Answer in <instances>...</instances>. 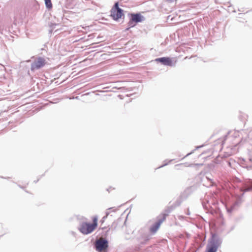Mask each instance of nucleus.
<instances>
[{
  "instance_id": "nucleus-1",
  "label": "nucleus",
  "mask_w": 252,
  "mask_h": 252,
  "mask_svg": "<svg viewBox=\"0 0 252 252\" xmlns=\"http://www.w3.org/2000/svg\"><path fill=\"white\" fill-rule=\"evenodd\" d=\"M92 223L87 222H84L81 223L79 228V231L85 235L91 233L97 226L98 217L94 216L92 217Z\"/></svg>"
},
{
  "instance_id": "nucleus-2",
  "label": "nucleus",
  "mask_w": 252,
  "mask_h": 252,
  "mask_svg": "<svg viewBox=\"0 0 252 252\" xmlns=\"http://www.w3.org/2000/svg\"><path fill=\"white\" fill-rule=\"evenodd\" d=\"M124 16L123 10L119 7V3L116 2L111 10V16L117 20Z\"/></svg>"
},
{
  "instance_id": "nucleus-3",
  "label": "nucleus",
  "mask_w": 252,
  "mask_h": 252,
  "mask_svg": "<svg viewBox=\"0 0 252 252\" xmlns=\"http://www.w3.org/2000/svg\"><path fill=\"white\" fill-rule=\"evenodd\" d=\"M95 248L99 252H105L107 250L108 245V241L104 238L101 237L95 242Z\"/></svg>"
},
{
  "instance_id": "nucleus-4",
  "label": "nucleus",
  "mask_w": 252,
  "mask_h": 252,
  "mask_svg": "<svg viewBox=\"0 0 252 252\" xmlns=\"http://www.w3.org/2000/svg\"><path fill=\"white\" fill-rule=\"evenodd\" d=\"M46 63V60L45 59L39 57L36 58L33 63L31 65V69L32 70H34L36 69H38L41 67L44 66Z\"/></svg>"
},
{
  "instance_id": "nucleus-5",
  "label": "nucleus",
  "mask_w": 252,
  "mask_h": 252,
  "mask_svg": "<svg viewBox=\"0 0 252 252\" xmlns=\"http://www.w3.org/2000/svg\"><path fill=\"white\" fill-rule=\"evenodd\" d=\"M167 215V214H162L159 216L158 221L150 228V231L152 233H155L157 232L161 224L165 220Z\"/></svg>"
},
{
  "instance_id": "nucleus-6",
  "label": "nucleus",
  "mask_w": 252,
  "mask_h": 252,
  "mask_svg": "<svg viewBox=\"0 0 252 252\" xmlns=\"http://www.w3.org/2000/svg\"><path fill=\"white\" fill-rule=\"evenodd\" d=\"M131 18L128 23V26L130 27H133L135 25H133V23L141 22L144 20V17L140 13L131 14Z\"/></svg>"
},
{
  "instance_id": "nucleus-7",
  "label": "nucleus",
  "mask_w": 252,
  "mask_h": 252,
  "mask_svg": "<svg viewBox=\"0 0 252 252\" xmlns=\"http://www.w3.org/2000/svg\"><path fill=\"white\" fill-rule=\"evenodd\" d=\"M241 142L238 134L235 133L233 136L229 138L230 146L232 148L237 146Z\"/></svg>"
},
{
  "instance_id": "nucleus-8",
  "label": "nucleus",
  "mask_w": 252,
  "mask_h": 252,
  "mask_svg": "<svg viewBox=\"0 0 252 252\" xmlns=\"http://www.w3.org/2000/svg\"><path fill=\"white\" fill-rule=\"evenodd\" d=\"M219 245L214 241H210L208 244L206 252H216L218 249Z\"/></svg>"
},
{
  "instance_id": "nucleus-9",
  "label": "nucleus",
  "mask_w": 252,
  "mask_h": 252,
  "mask_svg": "<svg viewBox=\"0 0 252 252\" xmlns=\"http://www.w3.org/2000/svg\"><path fill=\"white\" fill-rule=\"evenodd\" d=\"M157 62H160L165 65L171 66L172 65V61L169 57H162L157 58L156 59Z\"/></svg>"
},
{
  "instance_id": "nucleus-10",
  "label": "nucleus",
  "mask_w": 252,
  "mask_h": 252,
  "mask_svg": "<svg viewBox=\"0 0 252 252\" xmlns=\"http://www.w3.org/2000/svg\"><path fill=\"white\" fill-rule=\"evenodd\" d=\"M45 4L47 8H50L52 7V4L51 0H45Z\"/></svg>"
},
{
  "instance_id": "nucleus-11",
  "label": "nucleus",
  "mask_w": 252,
  "mask_h": 252,
  "mask_svg": "<svg viewBox=\"0 0 252 252\" xmlns=\"http://www.w3.org/2000/svg\"><path fill=\"white\" fill-rule=\"evenodd\" d=\"M108 215V213H107L106 216L103 217V218L102 219V220H101L100 222H101V225L104 222V221L105 219L107 218Z\"/></svg>"
},
{
  "instance_id": "nucleus-12",
  "label": "nucleus",
  "mask_w": 252,
  "mask_h": 252,
  "mask_svg": "<svg viewBox=\"0 0 252 252\" xmlns=\"http://www.w3.org/2000/svg\"><path fill=\"white\" fill-rule=\"evenodd\" d=\"M166 0L167 1H168V2H172V1H173V0Z\"/></svg>"
},
{
  "instance_id": "nucleus-13",
  "label": "nucleus",
  "mask_w": 252,
  "mask_h": 252,
  "mask_svg": "<svg viewBox=\"0 0 252 252\" xmlns=\"http://www.w3.org/2000/svg\"><path fill=\"white\" fill-rule=\"evenodd\" d=\"M249 190V189H246V191H248Z\"/></svg>"
},
{
  "instance_id": "nucleus-14",
  "label": "nucleus",
  "mask_w": 252,
  "mask_h": 252,
  "mask_svg": "<svg viewBox=\"0 0 252 252\" xmlns=\"http://www.w3.org/2000/svg\"><path fill=\"white\" fill-rule=\"evenodd\" d=\"M105 228V227H102V229H104Z\"/></svg>"
}]
</instances>
